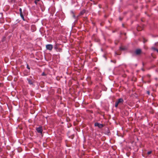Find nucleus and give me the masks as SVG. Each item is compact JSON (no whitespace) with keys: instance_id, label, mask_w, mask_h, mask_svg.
<instances>
[{"instance_id":"1a4fd4ad","label":"nucleus","mask_w":158,"mask_h":158,"mask_svg":"<svg viewBox=\"0 0 158 158\" xmlns=\"http://www.w3.org/2000/svg\"><path fill=\"white\" fill-rule=\"evenodd\" d=\"M20 16H21V17L22 18L23 20H24V17L22 13L21 14H20Z\"/></svg>"},{"instance_id":"dca6fc26","label":"nucleus","mask_w":158,"mask_h":158,"mask_svg":"<svg viewBox=\"0 0 158 158\" xmlns=\"http://www.w3.org/2000/svg\"><path fill=\"white\" fill-rule=\"evenodd\" d=\"M19 11H20V14L22 13V10L21 8H20L19 9Z\"/></svg>"},{"instance_id":"ddd939ff","label":"nucleus","mask_w":158,"mask_h":158,"mask_svg":"<svg viewBox=\"0 0 158 158\" xmlns=\"http://www.w3.org/2000/svg\"><path fill=\"white\" fill-rule=\"evenodd\" d=\"M151 153H152V151H150L148 152L147 153V154L148 155H149V154H151Z\"/></svg>"},{"instance_id":"423d86ee","label":"nucleus","mask_w":158,"mask_h":158,"mask_svg":"<svg viewBox=\"0 0 158 158\" xmlns=\"http://www.w3.org/2000/svg\"><path fill=\"white\" fill-rule=\"evenodd\" d=\"M27 80L29 84L30 85H32L33 84V82L31 80L29 79H27Z\"/></svg>"},{"instance_id":"0eeeda50","label":"nucleus","mask_w":158,"mask_h":158,"mask_svg":"<svg viewBox=\"0 0 158 158\" xmlns=\"http://www.w3.org/2000/svg\"><path fill=\"white\" fill-rule=\"evenodd\" d=\"M85 10H83L80 12V14L81 15H82L85 13Z\"/></svg>"},{"instance_id":"9b49d317","label":"nucleus","mask_w":158,"mask_h":158,"mask_svg":"<svg viewBox=\"0 0 158 158\" xmlns=\"http://www.w3.org/2000/svg\"><path fill=\"white\" fill-rule=\"evenodd\" d=\"M152 49L154 51H156V48H155V47H152Z\"/></svg>"},{"instance_id":"f257e3e1","label":"nucleus","mask_w":158,"mask_h":158,"mask_svg":"<svg viewBox=\"0 0 158 158\" xmlns=\"http://www.w3.org/2000/svg\"><path fill=\"white\" fill-rule=\"evenodd\" d=\"M123 100L122 98H119L118 100L115 102V106L117 107L118 105L122 104L123 102Z\"/></svg>"},{"instance_id":"20e7f679","label":"nucleus","mask_w":158,"mask_h":158,"mask_svg":"<svg viewBox=\"0 0 158 158\" xmlns=\"http://www.w3.org/2000/svg\"><path fill=\"white\" fill-rule=\"evenodd\" d=\"M36 131H37V132L39 133L42 134V129L41 127H39L38 128H36Z\"/></svg>"},{"instance_id":"2eb2a0df","label":"nucleus","mask_w":158,"mask_h":158,"mask_svg":"<svg viewBox=\"0 0 158 158\" xmlns=\"http://www.w3.org/2000/svg\"><path fill=\"white\" fill-rule=\"evenodd\" d=\"M72 14L73 15V17L75 18V15H74V13L73 12H72Z\"/></svg>"},{"instance_id":"f03ea898","label":"nucleus","mask_w":158,"mask_h":158,"mask_svg":"<svg viewBox=\"0 0 158 158\" xmlns=\"http://www.w3.org/2000/svg\"><path fill=\"white\" fill-rule=\"evenodd\" d=\"M46 47L47 50H51L53 48V46L52 44H47L46 45Z\"/></svg>"},{"instance_id":"f3484780","label":"nucleus","mask_w":158,"mask_h":158,"mask_svg":"<svg viewBox=\"0 0 158 158\" xmlns=\"http://www.w3.org/2000/svg\"><path fill=\"white\" fill-rule=\"evenodd\" d=\"M42 75L43 76H45L46 75V74H45L44 73H43L42 74Z\"/></svg>"},{"instance_id":"39448f33","label":"nucleus","mask_w":158,"mask_h":158,"mask_svg":"<svg viewBox=\"0 0 158 158\" xmlns=\"http://www.w3.org/2000/svg\"><path fill=\"white\" fill-rule=\"evenodd\" d=\"M141 50L139 49H138L135 51V53L137 55L139 54L141 52Z\"/></svg>"},{"instance_id":"9d476101","label":"nucleus","mask_w":158,"mask_h":158,"mask_svg":"<svg viewBox=\"0 0 158 158\" xmlns=\"http://www.w3.org/2000/svg\"><path fill=\"white\" fill-rule=\"evenodd\" d=\"M40 0H35V4H37V2H39Z\"/></svg>"},{"instance_id":"4468645a","label":"nucleus","mask_w":158,"mask_h":158,"mask_svg":"<svg viewBox=\"0 0 158 158\" xmlns=\"http://www.w3.org/2000/svg\"><path fill=\"white\" fill-rule=\"evenodd\" d=\"M120 50H125L124 48H122L121 47H120Z\"/></svg>"},{"instance_id":"f8f14e48","label":"nucleus","mask_w":158,"mask_h":158,"mask_svg":"<svg viewBox=\"0 0 158 158\" xmlns=\"http://www.w3.org/2000/svg\"><path fill=\"white\" fill-rule=\"evenodd\" d=\"M57 51L60 52L61 51V49L60 48H58L57 50H56Z\"/></svg>"},{"instance_id":"a211bd4d","label":"nucleus","mask_w":158,"mask_h":158,"mask_svg":"<svg viewBox=\"0 0 158 158\" xmlns=\"http://www.w3.org/2000/svg\"><path fill=\"white\" fill-rule=\"evenodd\" d=\"M147 94H148V95H149L150 94V92H149V91H147Z\"/></svg>"},{"instance_id":"7ed1b4c3","label":"nucleus","mask_w":158,"mask_h":158,"mask_svg":"<svg viewBox=\"0 0 158 158\" xmlns=\"http://www.w3.org/2000/svg\"><path fill=\"white\" fill-rule=\"evenodd\" d=\"M94 125L95 126L98 127L99 128H101L103 126L102 124H101L98 123H95Z\"/></svg>"},{"instance_id":"6e6552de","label":"nucleus","mask_w":158,"mask_h":158,"mask_svg":"<svg viewBox=\"0 0 158 158\" xmlns=\"http://www.w3.org/2000/svg\"><path fill=\"white\" fill-rule=\"evenodd\" d=\"M54 48L55 49H56V50H57V49L58 48V46L56 44L54 46Z\"/></svg>"},{"instance_id":"412c9836","label":"nucleus","mask_w":158,"mask_h":158,"mask_svg":"<svg viewBox=\"0 0 158 158\" xmlns=\"http://www.w3.org/2000/svg\"><path fill=\"white\" fill-rule=\"evenodd\" d=\"M120 20H122V19H121V18H120Z\"/></svg>"},{"instance_id":"6ab92c4d","label":"nucleus","mask_w":158,"mask_h":158,"mask_svg":"<svg viewBox=\"0 0 158 158\" xmlns=\"http://www.w3.org/2000/svg\"><path fill=\"white\" fill-rule=\"evenodd\" d=\"M156 51L157 52H158V49H156Z\"/></svg>"},{"instance_id":"4be33fe9","label":"nucleus","mask_w":158,"mask_h":158,"mask_svg":"<svg viewBox=\"0 0 158 158\" xmlns=\"http://www.w3.org/2000/svg\"><path fill=\"white\" fill-rule=\"evenodd\" d=\"M111 62H113V61L112 60H111Z\"/></svg>"},{"instance_id":"aec40b11","label":"nucleus","mask_w":158,"mask_h":158,"mask_svg":"<svg viewBox=\"0 0 158 158\" xmlns=\"http://www.w3.org/2000/svg\"><path fill=\"white\" fill-rule=\"evenodd\" d=\"M27 67V68H28V69H30V68H29V67Z\"/></svg>"}]
</instances>
